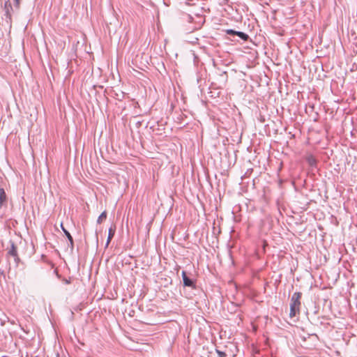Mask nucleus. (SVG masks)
Listing matches in <instances>:
<instances>
[{"label":"nucleus","mask_w":357,"mask_h":357,"mask_svg":"<svg viewBox=\"0 0 357 357\" xmlns=\"http://www.w3.org/2000/svg\"><path fill=\"white\" fill-rule=\"evenodd\" d=\"M302 297L301 292H295L290 301V317H295L297 314L300 313V308L301 305V299Z\"/></svg>","instance_id":"f257e3e1"},{"label":"nucleus","mask_w":357,"mask_h":357,"mask_svg":"<svg viewBox=\"0 0 357 357\" xmlns=\"http://www.w3.org/2000/svg\"><path fill=\"white\" fill-rule=\"evenodd\" d=\"M15 8H13L10 0L6 1L3 6V10L5 12L6 22L7 24H11L12 22V12L14 11Z\"/></svg>","instance_id":"f03ea898"},{"label":"nucleus","mask_w":357,"mask_h":357,"mask_svg":"<svg viewBox=\"0 0 357 357\" xmlns=\"http://www.w3.org/2000/svg\"><path fill=\"white\" fill-rule=\"evenodd\" d=\"M181 275L184 287H190L192 289H196V282L194 279L189 278L187 275L186 272L184 271H182Z\"/></svg>","instance_id":"7ed1b4c3"},{"label":"nucleus","mask_w":357,"mask_h":357,"mask_svg":"<svg viewBox=\"0 0 357 357\" xmlns=\"http://www.w3.org/2000/svg\"><path fill=\"white\" fill-rule=\"evenodd\" d=\"M61 228L62 231H63L64 234L66 235V237H67L68 241H69V246L70 247L71 250H73L74 248V241L73 238V236L70 234V232L63 227V224H61Z\"/></svg>","instance_id":"20e7f679"},{"label":"nucleus","mask_w":357,"mask_h":357,"mask_svg":"<svg viewBox=\"0 0 357 357\" xmlns=\"http://www.w3.org/2000/svg\"><path fill=\"white\" fill-rule=\"evenodd\" d=\"M7 206V195L3 188H0V208Z\"/></svg>","instance_id":"39448f33"},{"label":"nucleus","mask_w":357,"mask_h":357,"mask_svg":"<svg viewBox=\"0 0 357 357\" xmlns=\"http://www.w3.org/2000/svg\"><path fill=\"white\" fill-rule=\"evenodd\" d=\"M115 231H116V227L115 226L110 227V228L109 229V231H108V236H107V239L106 246H108V245L111 242L112 238L114 237V236L115 234Z\"/></svg>","instance_id":"423d86ee"},{"label":"nucleus","mask_w":357,"mask_h":357,"mask_svg":"<svg viewBox=\"0 0 357 357\" xmlns=\"http://www.w3.org/2000/svg\"><path fill=\"white\" fill-rule=\"evenodd\" d=\"M8 253L13 257H17V247L15 246L14 243H11V246Z\"/></svg>","instance_id":"0eeeda50"},{"label":"nucleus","mask_w":357,"mask_h":357,"mask_svg":"<svg viewBox=\"0 0 357 357\" xmlns=\"http://www.w3.org/2000/svg\"><path fill=\"white\" fill-rule=\"evenodd\" d=\"M236 36H238L243 41H247L249 38V36L247 33L242 32V31H237Z\"/></svg>","instance_id":"6e6552de"},{"label":"nucleus","mask_w":357,"mask_h":357,"mask_svg":"<svg viewBox=\"0 0 357 357\" xmlns=\"http://www.w3.org/2000/svg\"><path fill=\"white\" fill-rule=\"evenodd\" d=\"M107 218V212L103 211L98 217L97 220L98 224H100Z\"/></svg>","instance_id":"1a4fd4ad"},{"label":"nucleus","mask_w":357,"mask_h":357,"mask_svg":"<svg viewBox=\"0 0 357 357\" xmlns=\"http://www.w3.org/2000/svg\"><path fill=\"white\" fill-rule=\"evenodd\" d=\"M307 162L309 163V165L311 166V167H314L317 164V160L316 159L312 157V156H310L308 158H307Z\"/></svg>","instance_id":"9d476101"},{"label":"nucleus","mask_w":357,"mask_h":357,"mask_svg":"<svg viewBox=\"0 0 357 357\" xmlns=\"http://www.w3.org/2000/svg\"><path fill=\"white\" fill-rule=\"evenodd\" d=\"M215 352L217 353L218 357H227V354L225 351L215 349Z\"/></svg>","instance_id":"9b49d317"},{"label":"nucleus","mask_w":357,"mask_h":357,"mask_svg":"<svg viewBox=\"0 0 357 357\" xmlns=\"http://www.w3.org/2000/svg\"><path fill=\"white\" fill-rule=\"evenodd\" d=\"M13 1H14V7H15V10H18L20 6L21 0H13Z\"/></svg>","instance_id":"f8f14e48"},{"label":"nucleus","mask_w":357,"mask_h":357,"mask_svg":"<svg viewBox=\"0 0 357 357\" xmlns=\"http://www.w3.org/2000/svg\"><path fill=\"white\" fill-rule=\"evenodd\" d=\"M237 31L233 29H227L226 33L229 36H236Z\"/></svg>","instance_id":"ddd939ff"},{"label":"nucleus","mask_w":357,"mask_h":357,"mask_svg":"<svg viewBox=\"0 0 357 357\" xmlns=\"http://www.w3.org/2000/svg\"><path fill=\"white\" fill-rule=\"evenodd\" d=\"M15 258V261L16 262V264H18V262L20 261V258L18 257V255H17V257H13Z\"/></svg>","instance_id":"4468645a"},{"label":"nucleus","mask_w":357,"mask_h":357,"mask_svg":"<svg viewBox=\"0 0 357 357\" xmlns=\"http://www.w3.org/2000/svg\"><path fill=\"white\" fill-rule=\"evenodd\" d=\"M65 284H68L70 283V280H67V279H63V280Z\"/></svg>","instance_id":"2eb2a0df"},{"label":"nucleus","mask_w":357,"mask_h":357,"mask_svg":"<svg viewBox=\"0 0 357 357\" xmlns=\"http://www.w3.org/2000/svg\"><path fill=\"white\" fill-rule=\"evenodd\" d=\"M57 357H59V354H57Z\"/></svg>","instance_id":"dca6fc26"}]
</instances>
